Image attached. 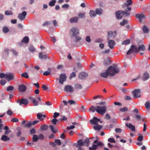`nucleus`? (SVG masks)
<instances>
[{
  "label": "nucleus",
  "mask_w": 150,
  "mask_h": 150,
  "mask_svg": "<svg viewBox=\"0 0 150 150\" xmlns=\"http://www.w3.org/2000/svg\"><path fill=\"white\" fill-rule=\"evenodd\" d=\"M119 72V69L118 68L110 66L108 68L106 72L101 73L100 75L102 77L106 78L108 75L113 76L116 74L118 73Z\"/></svg>",
  "instance_id": "obj_1"
},
{
  "label": "nucleus",
  "mask_w": 150,
  "mask_h": 150,
  "mask_svg": "<svg viewBox=\"0 0 150 150\" xmlns=\"http://www.w3.org/2000/svg\"><path fill=\"white\" fill-rule=\"evenodd\" d=\"M145 50V47L143 45H141L139 46V47L134 45H132L131 48L127 52V54L129 55L132 53H137L139 51H144Z\"/></svg>",
  "instance_id": "obj_2"
},
{
  "label": "nucleus",
  "mask_w": 150,
  "mask_h": 150,
  "mask_svg": "<svg viewBox=\"0 0 150 150\" xmlns=\"http://www.w3.org/2000/svg\"><path fill=\"white\" fill-rule=\"evenodd\" d=\"M116 16L118 19H121L123 17H127L130 15V12L122 10L117 11L115 13Z\"/></svg>",
  "instance_id": "obj_3"
},
{
  "label": "nucleus",
  "mask_w": 150,
  "mask_h": 150,
  "mask_svg": "<svg viewBox=\"0 0 150 150\" xmlns=\"http://www.w3.org/2000/svg\"><path fill=\"white\" fill-rule=\"evenodd\" d=\"M94 137L91 138H90L89 139H86L83 142V140L82 139L78 140L77 141V146L78 147L79 145L82 146L84 145L86 146L87 147H88L89 144V139H92Z\"/></svg>",
  "instance_id": "obj_4"
},
{
  "label": "nucleus",
  "mask_w": 150,
  "mask_h": 150,
  "mask_svg": "<svg viewBox=\"0 0 150 150\" xmlns=\"http://www.w3.org/2000/svg\"><path fill=\"white\" fill-rule=\"evenodd\" d=\"M107 108L105 106H97L96 111L99 113L103 115L106 112Z\"/></svg>",
  "instance_id": "obj_5"
},
{
  "label": "nucleus",
  "mask_w": 150,
  "mask_h": 150,
  "mask_svg": "<svg viewBox=\"0 0 150 150\" xmlns=\"http://www.w3.org/2000/svg\"><path fill=\"white\" fill-rule=\"evenodd\" d=\"M69 34L71 37H75L79 34V30L78 28L75 27H72L70 31Z\"/></svg>",
  "instance_id": "obj_6"
},
{
  "label": "nucleus",
  "mask_w": 150,
  "mask_h": 150,
  "mask_svg": "<svg viewBox=\"0 0 150 150\" xmlns=\"http://www.w3.org/2000/svg\"><path fill=\"white\" fill-rule=\"evenodd\" d=\"M64 90L67 92L72 93L74 91V89L70 85H66L64 87Z\"/></svg>",
  "instance_id": "obj_7"
},
{
  "label": "nucleus",
  "mask_w": 150,
  "mask_h": 150,
  "mask_svg": "<svg viewBox=\"0 0 150 150\" xmlns=\"http://www.w3.org/2000/svg\"><path fill=\"white\" fill-rule=\"evenodd\" d=\"M141 90L140 89H135L132 92L133 95V97L136 98H139L141 96L140 92Z\"/></svg>",
  "instance_id": "obj_8"
},
{
  "label": "nucleus",
  "mask_w": 150,
  "mask_h": 150,
  "mask_svg": "<svg viewBox=\"0 0 150 150\" xmlns=\"http://www.w3.org/2000/svg\"><path fill=\"white\" fill-rule=\"evenodd\" d=\"M67 79V76L65 74H62L60 75L59 80V83L62 84L64 81H66Z\"/></svg>",
  "instance_id": "obj_9"
},
{
  "label": "nucleus",
  "mask_w": 150,
  "mask_h": 150,
  "mask_svg": "<svg viewBox=\"0 0 150 150\" xmlns=\"http://www.w3.org/2000/svg\"><path fill=\"white\" fill-rule=\"evenodd\" d=\"M88 74L87 73L85 72H80L78 75L79 79H84L87 77Z\"/></svg>",
  "instance_id": "obj_10"
},
{
  "label": "nucleus",
  "mask_w": 150,
  "mask_h": 150,
  "mask_svg": "<svg viewBox=\"0 0 150 150\" xmlns=\"http://www.w3.org/2000/svg\"><path fill=\"white\" fill-rule=\"evenodd\" d=\"M27 15V13L26 11H23L21 13L18 15V18L21 21H23L25 18V17Z\"/></svg>",
  "instance_id": "obj_11"
},
{
  "label": "nucleus",
  "mask_w": 150,
  "mask_h": 150,
  "mask_svg": "<svg viewBox=\"0 0 150 150\" xmlns=\"http://www.w3.org/2000/svg\"><path fill=\"white\" fill-rule=\"evenodd\" d=\"M17 103H19L20 105H27L28 103V100L25 98H23L20 100H18L17 101Z\"/></svg>",
  "instance_id": "obj_12"
},
{
  "label": "nucleus",
  "mask_w": 150,
  "mask_h": 150,
  "mask_svg": "<svg viewBox=\"0 0 150 150\" xmlns=\"http://www.w3.org/2000/svg\"><path fill=\"white\" fill-rule=\"evenodd\" d=\"M103 145V144L101 142L98 143L97 144H92V146L89 147V150H96L98 148V146H101Z\"/></svg>",
  "instance_id": "obj_13"
},
{
  "label": "nucleus",
  "mask_w": 150,
  "mask_h": 150,
  "mask_svg": "<svg viewBox=\"0 0 150 150\" xmlns=\"http://www.w3.org/2000/svg\"><path fill=\"white\" fill-rule=\"evenodd\" d=\"M5 79L8 81H10L13 80L14 77V74L11 73H8L6 74Z\"/></svg>",
  "instance_id": "obj_14"
},
{
  "label": "nucleus",
  "mask_w": 150,
  "mask_h": 150,
  "mask_svg": "<svg viewBox=\"0 0 150 150\" xmlns=\"http://www.w3.org/2000/svg\"><path fill=\"white\" fill-rule=\"evenodd\" d=\"M114 87L118 91H121L122 92L125 93L127 91V89L124 87H120L119 85H114Z\"/></svg>",
  "instance_id": "obj_15"
},
{
  "label": "nucleus",
  "mask_w": 150,
  "mask_h": 150,
  "mask_svg": "<svg viewBox=\"0 0 150 150\" xmlns=\"http://www.w3.org/2000/svg\"><path fill=\"white\" fill-rule=\"evenodd\" d=\"M26 122V123L24 125V127H25L29 128H30L32 125H33L32 121H27L26 122L25 120L22 122L21 125H23Z\"/></svg>",
  "instance_id": "obj_16"
},
{
  "label": "nucleus",
  "mask_w": 150,
  "mask_h": 150,
  "mask_svg": "<svg viewBox=\"0 0 150 150\" xmlns=\"http://www.w3.org/2000/svg\"><path fill=\"white\" fill-rule=\"evenodd\" d=\"M115 43V41L113 40H109L108 42V46L111 49L114 48Z\"/></svg>",
  "instance_id": "obj_17"
},
{
  "label": "nucleus",
  "mask_w": 150,
  "mask_h": 150,
  "mask_svg": "<svg viewBox=\"0 0 150 150\" xmlns=\"http://www.w3.org/2000/svg\"><path fill=\"white\" fill-rule=\"evenodd\" d=\"M100 119L94 117H93V119L90 120V122L93 125H98V122L100 121Z\"/></svg>",
  "instance_id": "obj_18"
},
{
  "label": "nucleus",
  "mask_w": 150,
  "mask_h": 150,
  "mask_svg": "<svg viewBox=\"0 0 150 150\" xmlns=\"http://www.w3.org/2000/svg\"><path fill=\"white\" fill-rule=\"evenodd\" d=\"M116 35V32H112L111 31H109L108 33V39L109 40L110 39L114 38Z\"/></svg>",
  "instance_id": "obj_19"
},
{
  "label": "nucleus",
  "mask_w": 150,
  "mask_h": 150,
  "mask_svg": "<svg viewBox=\"0 0 150 150\" xmlns=\"http://www.w3.org/2000/svg\"><path fill=\"white\" fill-rule=\"evenodd\" d=\"M135 17L136 18L139 19V20L140 22H142V19L145 18V16L142 14H136L135 15Z\"/></svg>",
  "instance_id": "obj_20"
},
{
  "label": "nucleus",
  "mask_w": 150,
  "mask_h": 150,
  "mask_svg": "<svg viewBox=\"0 0 150 150\" xmlns=\"http://www.w3.org/2000/svg\"><path fill=\"white\" fill-rule=\"evenodd\" d=\"M18 88L21 92H24L26 91L27 88L25 85H19Z\"/></svg>",
  "instance_id": "obj_21"
},
{
  "label": "nucleus",
  "mask_w": 150,
  "mask_h": 150,
  "mask_svg": "<svg viewBox=\"0 0 150 150\" xmlns=\"http://www.w3.org/2000/svg\"><path fill=\"white\" fill-rule=\"evenodd\" d=\"M46 116V115H43L40 113H38L37 114V117L40 121H42L44 120V119L42 118V117L44 118H45Z\"/></svg>",
  "instance_id": "obj_22"
},
{
  "label": "nucleus",
  "mask_w": 150,
  "mask_h": 150,
  "mask_svg": "<svg viewBox=\"0 0 150 150\" xmlns=\"http://www.w3.org/2000/svg\"><path fill=\"white\" fill-rule=\"evenodd\" d=\"M126 126L130 129V130L132 132L135 130V127L133 125L130 123H126L125 124Z\"/></svg>",
  "instance_id": "obj_23"
},
{
  "label": "nucleus",
  "mask_w": 150,
  "mask_h": 150,
  "mask_svg": "<svg viewBox=\"0 0 150 150\" xmlns=\"http://www.w3.org/2000/svg\"><path fill=\"white\" fill-rule=\"evenodd\" d=\"M149 78V74L147 72H145L144 73L143 76L142 77V79L144 81H145Z\"/></svg>",
  "instance_id": "obj_24"
},
{
  "label": "nucleus",
  "mask_w": 150,
  "mask_h": 150,
  "mask_svg": "<svg viewBox=\"0 0 150 150\" xmlns=\"http://www.w3.org/2000/svg\"><path fill=\"white\" fill-rule=\"evenodd\" d=\"M78 17H74L70 19V22L71 23H77L78 22Z\"/></svg>",
  "instance_id": "obj_25"
},
{
  "label": "nucleus",
  "mask_w": 150,
  "mask_h": 150,
  "mask_svg": "<svg viewBox=\"0 0 150 150\" xmlns=\"http://www.w3.org/2000/svg\"><path fill=\"white\" fill-rule=\"evenodd\" d=\"M10 139V138L6 135H2L1 138V139L4 142L9 140Z\"/></svg>",
  "instance_id": "obj_26"
},
{
  "label": "nucleus",
  "mask_w": 150,
  "mask_h": 150,
  "mask_svg": "<svg viewBox=\"0 0 150 150\" xmlns=\"http://www.w3.org/2000/svg\"><path fill=\"white\" fill-rule=\"evenodd\" d=\"M141 78L140 76H138L134 79H133L131 81V82L130 83H132V82H135L136 83H137L139 82L140 80H141Z\"/></svg>",
  "instance_id": "obj_27"
},
{
  "label": "nucleus",
  "mask_w": 150,
  "mask_h": 150,
  "mask_svg": "<svg viewBox=\"0 0 150 150\" xmlns=\"http://www.w3.org/2000/svg\"><path fill=\"white\" fill-rule=\"evenodd\" d=\"M42 52H40L39 53V57L40 59H46L47 58V55L44 54L42 55Z\"/></svg>",
  "instance_id": "obj_28"
},
{
  "label": "nucleus",
  "mask_w": 150,
  "mask_h": 150,
  "mask_svg": "<svg viewBox=\"0 0 150 150\" xmlns=\"http://www.w3.org/2000/svg\"><path fill=\"white\" fill-rule=\"evenodd\" d=\"M129 6H125L123 7V4L122 5V8L123 9L125 10L124 11L129 12H130L131 10V8L130 7H129Z\"/></svg>",
  "instance_id": "obj_29"
},
{
  "label": "nucleus",
  "mask_w": 150,
  "mask_h": 150,
  "mask_svg": "<svg viewBox=\"0 0 150 150\" xmlns=\"http://www.w3.org/2000/svg\"><path fill=\"white\" fill-rule=\"evenodd\" d=\"M132 0H127L126 3L123 4V7L131 5L132 4Z\"/></svg>",
  "instance_id": "obj_30"
},
{
  "label": "nucleus",
  "mask_w": 150,
  "mask_h": 150,
  "mask_svg": "<svg viewBox=\"0 0 150 150\" xmlns=\"http://www.w3.org/2000/svg\"><path fill=\"white\" fill-rule=\"evenodd\" d=\"M39 139L38 136V135L34 134L33 135L32 138V141L33 142H36Z\"/></svg>",
  "instance_id": "obj_31"
},
{
  "label": "nucleus",
  "mask_w": 150,
  "mask_h": 150,
  "mask_svg": "<svg viewBox=\"0 0 150 150\" xmlns=\"http://www.w3.org/2000/svg\"><path fill=\"white\" fill-rule=\"evenodd\" d=\"M110 59L108 58L105 59L103 61V64L104 65L107 66L110 64Z\"/></svg>",
  "instance_id": "obj_32"
},
{
  "label": "nucleus",
  "mask_w": 150,
  "mask_h": 150,
  "mask_svg": "<svg viewBox=\"0 0 150 150\" xmlns=\"http://www.w3.org/2000/svg\"><path fill=\"white\" fill-rule=\"evenodd\" d=\"M89 14L91 17H95L96 15V12L93 10H91L89 12Z\"/></svg>",
  "instance_id": "obj_33"
},
{
  "label": "nucleus",
  "mask_w": 150,
  "mask_h": 150,
  "mask_svg": "<svg viewBox=\"0 0 150 150\" xmlns=\"http://www.w3.org/2000/svg\"><path fill=\"white\" fill-rule=\"evenodd\" d=\"M142 30L144 33H146L149 32V29L146 26L144 25L142 27Z\"/></svg>",
  "instance_id": "obj_34"
},
{
  "label": "nucleus",
  "mask_w": 150,
  "mask_h": 150,
  "mask_svg": "<svg viewBox=\"0 0 150 150\" xmlns=\"http://www.w3.org/2000/svg\"><path fill=\"white\" fill-rule=\"evenodd\" d=\"M48 128V126L46 125H42L40 126V129L42 130H46Z\"/></svg>",
  "instance_id": "obj_35"
},
{
  "label": "nucleus",
  "mask_w": 150,
  "mask_h": 150,
  "mask_svg": "<svg viewBox=\"0 0 150 150\" xmlns=\"http://www.w3.org/2000/svg\"><path fill=\"white\" fill-rule=\"evenodd\" d=\"M142 117V115L140 114L136 115L134 116V118L138 121L141 120Z\"/></svg>",
  "instance_id": "obj_36"
},
{
  "label": "nucleus",
  "mask_w": 150,
  "mask_h": 150,
  "mask_svg": "<svg viewBox=\"0 0 150 150\" xmlns=\"http://www.w3.org/2000/svg\"><path fill=\"white\" fill-rule=\"evenodd\" d=\"M14 89V87L12 86H9L7 88V91L10 93H12L13 90Z\"/></svg>",
  "instance_id": "obj_37"
},
{
  "label": "nucleus",
  "mask_w": 150,
  "mask_h": 150,
  "mask_svg": "<svg viewBox=\"0 0 150 150\" xmlns=\"http://www.w3.org/2000/svg\"><path fill=\"white\" fill-rule=\"evenodd\" d=\"M74 88L76 90H79L82 89L83 87L82 85H75Z\"/></svg>",
  "instance_id": "obj_38"
},
{
  "label": "nucleus",
  "mask_w": 150,
  "mask_h": 150,
  "mask_svg": "<svg viewBox=\"0 0 150 150\" xmlns=\"http://www.w3.org/2000/svg\"><path fill=\"white\" fill-rule=\"evenodd\" d=\"M96 14L100 15L102 13L103 10L100 8H97L96 9Z\"/></svg>",
  "instance_id": "obj_39"
},
{
  "label": "nucleus",
  "mask_w": 150,
  "mask_h": 150,
  "mask_svg": "<svg viewBox=\"0 0 150 150\" xmlns=\"http://www.w3.org/2000/svg\"><path fill=\"white\" fill-rule=\"evenodd\" d=\"M28 49H29V50L30 52H33L35 50V49L34 47L33 46V45H30Z\"/></svg>",
  "instance_id": "obj_40"
},
{
  "label": "nucleus",
  "mask_w": 150,
  "mask_h": 150,
  "mask_svg": "<svg viewBox=\"0 0 150 150\" xmlns=\"http://www.w3.org/2000/svg\"><path fill=\"white\" fill-rule=\"evenodd\" d=\"M29 41V39L28 37L25 36L23 38L22 41V42L26 43L28 42Z\"/></svg>",
  "instance_id": "obj_41"
},
{
  "label": "nucleus",
  "mask_w": 150,
  "mask_h": 150,
  "mask_svg": "<svg viewBox=\"0 0 150 150\" xmlns=\"http://www.w3.org/2000/svg\"><path fill=\"white\" fill-rule=\"evenodd\" d=\"M96 107H95L94 106H91L90 107V108L89 109V111H91L92 112H95V111H96Z\"/></svg>",
  "instance_id": "obj_42"
},
{
  "label": "nucleus",
  "mask_w": 150,
  "mask_h": 150,
  "mask_svg": "<svg viewBox=\"0 0 150 150\" xmlns=\"http://www.w3.org/2000/svg\"><path fill=\"white\" fill-rule=\"evenodd\" d=\"M128 23V21L125 19L123 20L120 23V25L122 26H123L127 24Z\"/></svg>",
  "instance_id": "obj_43"
},
{
  "label": "nucleus",
  "mask_w": 150,
  "mask_h": 150,
  "mask_svg": "<svg viewBox=\"0 0 150 150\" xmlns=\"http://www.w3.org/2000/svg\"><path fill=\"white\" fill-rule=\"evenodd\" d=\"M5 14L6 15H12L13 12L10 10H7L5 11Z\"/></svg>",
  "instance_id": "obj_44"
},
{
  "label": "nucleus",
  "mask_w": 150,
  "mask_h": 150,
  "mask_svg": "<svg viewBox=\"0 0 150 150\" xmlns=\"http://www.w3.org/2000/svg\"><path fill=\"white\" fill-rule=\"evenodd\" d=\"M130 42V41L129 39H127L122 43V45H127L129 44Z\"/></svg>",
  "instance_id": "obj_45"
},
{
  "label": "nucleus",
  "mask_w": 150,
  "mask_h": 150,
  "mask_svg": "<svg viewBox=\"0 0 150 150\" xmlns=\"http://www.w3.org/2000/svg\"><path fill=\"white\" fill-rule=\"evenodd\" d=\"M56 2V0H52L50 1L49 4V5L51 6H54Z\"/></svg>",
  "instance_id": "obj_46"
},
{
  "label": "nucleus",
  "mask_w": 150,
  "mask_h": 150,
  "mask_svg": "<svg viewBox=\"0 0 150 150\" xmlns=\"http://www.w3.org/2000/svg\"><path fill=\"white\" fill-rule=\"evenodd\" d=\"M10 50L7 49H5L4 50V53L3 55L6 56H8L9 54V51Z\"/></svg>",
  "instance_id": "obj_47"
},
{
  "label": "nucleus",
  "mask_w": 150,
  "mask_h": 150,
  "mask_svg": "<svg viewBox=\"0 0 150 150\" xmlns=\"http://www.w3.org/2000/svg\"><path fill=\"white\" fill-rule=\"evenodd\" d=\"M50 127L51 130L53 133H55L57 132V129H54L52 126L50 125Z\"/></svg>",
  "instance_id": "obj_48"
},
{
  "label": "nucleus",
  "mask_w": 150,
  "mask_h": 150,
  "mask_svg": "<svg viewBox=\"0 0 150 150\" xmlns=\"http://www.w3.org/2000/svg\"><path fill=\"white\" fill-rule=\"evenodd\" d=\"M51 73L50 69V68L48 69V71H45L43 74V75L45 76H48Z\"/></svg>",
  "instance_id": "obj_49"
},
{
  "label": "nucleus",
  "mask_w": 150,
  "mask_h": 150,
  "mask_svg": "<svg viewBox=\"0 0 150 150\" xmlns=\"http://www.w3.org/2000/svg\"><path fill=\"white\" fill-rule=\"evenodd\" d=\"M102 128V126L101 125H96L94 127V129L96 130H99Z\"/></svg>",
  "instance_id": "obj_50"
},
{
  "label": "nucleus",
  "mask_w": 150,
  "mask_h": 150,
  "mask_svg": "<svg viewBox=\"0 0 150 150\" xmlns=\"http://www.w3.org/2000/svg\"><path fill=\"white\" fill-rule=\"evenodd\" d=\"M42 88L45 91H47L49 89V87L47 86V85H42Z\"/></svg>",
  "instance_id": "obj_51"
},
{
  "label": "nucleus",
  "mask_w": 150,
  "mask_h": 150,
  "mask_svg": "<svg viewBox=\"0 0 150 150\" xmlns=\"http://www.w3.org/2000/svg\"><path fill=\"white\" fill-rule=\"evenodd\" d=\"M21 76L22 77H24L26 78H28V74L26 72H25L23 74H22L21 75Z\"/></svg>",
  "instance_id": "obj_52"
},
{
  "label": "nucleus",
  "mask_w": 150,
  "mask_h": 150,
  "mask_svg": "<svg viewBox=\"0 0 150 150\" xmlns=\"http://www.w3.org/2000/svg\"><path fill=\"white\" fill-rule=\"evenodd\" d=\"M68 103L69 104L71 105L76 104V102L73 100H69L68 102Z\"/></svg>",
  "instance_id": "obj_53"
},
{
  "label": "nucleus",
  "mask_w": 150,
  "mask_h": 150,
  "mask_svg": "<svg viewBox=\"0 0 150 150\" xmlns=\"http://www.w3.org/2000/svg\"><path fill=\"white\" fill-rule=\"evenodd\" d=\"M3 31L4 33H6L9 31V29L6 27H4L3 28Z\"/></svg>",
  "instance_id": "obj_54"
},
{
  "label": "nucleus",
  "mask_w": 150,
  "mask_h": 150,
  "mask_svg": "<svg viewBox=\"0 0 150 150\" xmlns=\"http://www.w3.org/2000/svg\"><path fill=\"white\" fill-rule=\"evenodd\" d=\"M143 137L142 135L140 134L138 137L137 140L139 142H142L143 140Z\"/></svg>",
  "instance_id": "obj_55"
},
{
  "label": "nucleus",
  "mask_w": 150,
  "mask_h": 150,
  "mask_svg": "<svg viewBox=\"0 0 150 150\" xmlns=\"http://www.w3.org/2000/svg\"><path fill=\"white\" fill-rule=\"evenodd\" d=\"M76 74L74 72H72L70 75L69 78L70 79H71L72 78L76 76Z\"/></svg>",
  "instance_id": "obj_56"
},
{
  "label": "nucleus",
  "mask_w": 150,
  "mask_h": 150,
  "mask_svg": "<svg viewBox=\"0 0 150 150\" xmlns=\"http://www.w3.org/2000/svg\"><path fill=\"white\" fill-rule=\"evenodd\" d=\"M124 99L126 100H129L132 99V98L128 96H126L124 97Z\"/></svg>",
  "instance_id": "obj_57"
},
{
  "label": "nucleus",
  "mask_w": 150,
  "mask_h": 150,
  "mask_svg": "<svg viewBox=\"0 0 150 150\" xmlns=\"http://www.w3.org/2000/svg\"><path fill=\"white\" fill-rule=\"evenodd\" d=\"M78 16L80 18H84L85 17V13H79V14Z\"/></svg>",
  "instance_id": "obj_58"
},
{
  "label": "nucleus",
  "mask_w": 150,
  "mask_h": 150,
  "mask_svg": "<svg viewBox=\"0 0 150 150\" xmlns=\"http://www.w3.org/2000/svg\"><path fill=\"white\" fill-rule=\"evenodd\" d=\"M77 143L75 144L74 145L77 148H78V149L77 150H83V149L82 148V146L79 145L78 147H77Z\"/></svg>",
  "instance_id": "obj_59"
},
{
  "label": "nucleus",
  "mask_w": 150,
  "mask_h": 150,
  "mask_svg": "<svg viewBox=\"0 0 150 150\" xmlns=\"http://www.w3.org/2000/svg\"><path fill=\"white\" fill-rule=\"evenodd\" d=\"M120 111L121 112H124L127 111L128 110V109L126 107H124L123 108H120Z\"/></svg>",
  "instance_id": "obj_60"
},
{
  "label": "nucleus",
  "mask_w": 150,
  "mask_h": 150,
  "mask_svg": "<svg viewBox=\"0 0 150 150\" xmlns=\"http://www.w3.org/2000/svg\"><path fill=\"white\" fill-rule=\"evenodd\" d=\"M19 129V128H18L17 129V130H18V131L16 133L17 136L18 137H20L22 134L21 131L19 130V129Z\"/></svg>",
  "instance_id": "obj_61"
},
{
  "label": "nucleus",
  "mask_w": 150,
  "mask_h": 150,
  "mask_svg": "<svg viewBox=\"0 0 150 150\" xmlns=\"http://www.w3.org/2000/svg\"><path fill=\"white\" fill-rule=\"evenodd\" d=\"M108 141L109 142L112 143H115L116 142L115 140L113 138H109L108 139Z\"/></svg>",
  "instance_id": "obj_62"
},
{
  "label": "nucleus",
  "mask_w": 150,
  "mask_h": 150,
  "mask_svg": "<svg viewBox=\"0 0 150 150\" xmlns=\"http://www.w3.org/2000/svg\"><path fill=\"white\" fill-rule=\"evenodd\" d=\"M75 37V41H74L75 42H77L81 40V38H80L79 36H75L74 37Z\"/></svg>",
  "instance_id": "obj_63"
},
{
  "label": "nucleus",
  "mask_w": 150,
  "mask_h": 150,
  "mask_svg": "<svg viewBox=\"0 0 150 150\" xmlns=\"http://www.w3.org/2000/svg\"><path fill=\"white\" fill-rule=\"evenodd\" d=\"M145 106L146 109H149L150 108V103L149 102H147L145 104Z\"/></svg>",
  "instance_id": "obj_64"
}]
</instances>
